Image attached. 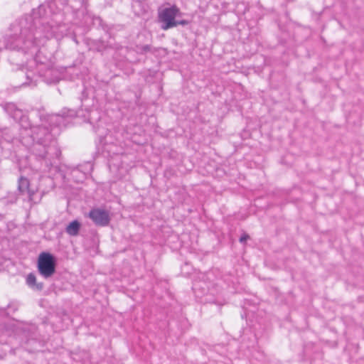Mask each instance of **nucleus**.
<instances>
[{
    "instance_id": "f3484780",
    "label": "nucleus",
    "mask_w": 364,
    "mask_h": 364,
    "mask_svg": "<svg viewBox=\"0 0 364 364\" xmlns=\"http://www.w3.org/2000/svg\"><path fill=\"white\" fill-rule=\"evenodd\" d=\"M39 149H40V147L39 148L38 147H34V150L36 151H38Z\"/></svg>"
},
{
    "instance_id": "1a4fd4ad",
    "label": "nucleus",
    "mask_w": 364,
    "mask_h": 364,
    "mask_svg": "<svg viewBox=\"0 0 364 364\" xmlns=\"http://www.w3.org/2000/svg\"><path fill=\"white\" fill-rule=\"evenodd\" d=\"M50 122L56 125L60 126L61 124H64L65 116L60 114H52L49 117Z\"/></svg>"
},
{
    "instance_id": "f8f14e48",
    "label": "nucleus",
    "mask_w": 364,
    "mask_h": 364,
    "mask_svg": "<svg viewBox=\"0 0 364 364\" xmlns=\"http://www.w3.org/2000/svg\"><path fill=\"white\" fill-rule=\"evenodd\" d=\"M18 109V107L14 103H9L5 106V110L6 112L10 114L11 116L13 115L14 112Z\"/></svg>"
},
{
    "instance_id": "f03ea898",
    "label": "nucleus",
    "mask_w": 364,
    "mask_h": 364,
    "mask_svg": "<svg viewBox=\"0 0 364 364\" xmlns=\"http://www.w3.org/2000/svg\"><path fill=\"white\" fill-rule=\"evenodd\" d=\"M178 14L179 9L175 6L159 11V18L162 23V29L167 30L178 25V21L175 19Z\"/></svg>"
},
{
    "instance_id": "9b49d317",
    "label": "nucleus",
    "mask_w": 364,
    "mask_h": 364,
    "mask_svg": "<svg viewBox=\"0 0 364 364\" xmlns=\"http://www.w3.org/2000/svg\"><path fill=\"white\" fill-rule=\"evenodd\" d=\"M26 78H27L28 81L23 82L22 84L23 86H26V85L30 86L32 85H36V80H34V74L33 73H31V74L26 73Z\"/></svg>"
},
{
    "instance_id": "2eb2a0df",
    "label": "nucleus",
    "mask_w": 364,
    "mask_h": 364,
    "mask_svg": "<svg viewBox=\"0 0 364 364\" xmlns=\"http://www.w3.org/2000/svg\"><path fill=\"white\" fill-rule=\"evenodd\" d=\"M178 24H181V25H186L187 24V21H178Z\"/></svg>"
},
{
    "instance_id": "4468645a",
    "label": "nucleus",
    "mask_w": 364,
    "mask_h": 364,
    "mask_svg": "<svg viewBox=\"0 0 364 364\" xmlns=\"http://www.w3.org/2000/svg\"><path fill=\"white\" fill-rule=\"evenodd\" d=\"M46 153H47V151H45L44 153H38L37 154L39 156H41L43 158H46Z\"/></svg>"
},
{
    "instance_id": "39448f33",
    "label": "nucleus",
    "mask_w": 364,
    "mask_h": 364,
    "mask_svg": "<svg viewBox=\"0 0 364 364\" xmlns=\"http://www.w3.org/2000/svg\"><path fill=\"white\" fill-rule=\"evenodd\" d=\"M89 217L97 225L105 226L109 223V213L100 208L91 210L89 213Z\"/></svg>"
},
{
    "instance_id": "0eeeda50",
    "label": "nucleus",
    "mask_w": 364,
    "mask_h": 364,
    "mask_svg": "<svg viewBox=\"0 0 364 364\" xmlns=\"http://www.w3.org/2000/svg\"><path fill=\"white\" fill-rule=\"evenodd\" d=\"M26 284L33 289L41 291L43 288V283H38L36 282V276L31 273L26 277Z\"/></svg>"
},
{
    "instance_id": "6e6552de",
    "label": "nucleus",
    "mask_w": 364,
    "mask_h": 364,
    "mask_svg": "<svg viewBox=\"0 0 364 364\" xmlns=\"http://www.w3.org/2000/svg\"><path fill=\"white\" fill-rule=\"evenodd\" d=\"M80 223L77 220L72 221L66 228V232L71 236H76L80 230Z\"/></svg>"
},
{
    "instance_id": "423d86ee",
    "label": "nucleus",
    "mask_w": 364,
    "mask_h": 364,
    "mask_svg": "<svg viewBox=\"0 0 364 364\" xmlns=\"http://www.w3.org/2000/svg\"><path fill=\"white\" fill-rule=\"evenodd\" d=\"M29 182L26 178L21 177L18 180V191L21 193H27L29 197V199L31 200V196L33 195V192H31L29 188Z\"/></svg>"
},
{
    "instance_id": "20e7f679",
    "label": "nucleus",
    "mask_w": 364,
    "mask_h": 364,
    "mask_svg": "<svg viewBox=\"0 0 364 364\" xmlns=\"http://www.w3.org/2000/svg\"><path fill=\"white\" fill-rule=\"evenodd\" d=\"M34 141H36L37 146L43 145L46 149L47 142L50 141L52 136L48 129L44 127H32L30 129L29 133Z\"/></svg>"
},
{
    "instance_id": "9d476101",
    "label": "nucleus",
    "mask_w": 364,
    "mask_h": 364,
    "mask_svg": "<svg viewBox=\"0 0 364 364\" xmlns=\"http://www.w3.org/2000/svg\"><path fill=\"white\" fill-rule=\"evenodd\" d=\"M11 117L15 120L20 121V122L21 123V126H23V122H26L27 119L26 117L23 115V111L18 108L14 112Z\"/></svg>"
},
{
    "instance_id": "dca6fc26",
    "label": "nucleus",
    "mask_w": 364,
    "mask_h": 364,
    "mask_svg": "<svg viewBox=\"0 0 364 364\" xmlns=\"http://www.w3.org/2000/svg\"><path fill=\"white\" fill-rule=\"evenodd\" d=\"M75 112H74L73 111H70V114H69V116H70V117H74V116H75Z\"/></svg>"
},
{
    "instance_id": "ddd939ff",
    "label": "nucleus",
    "mask_w": 364,
    "mask_h": 364,
    "mask_svg": "<svg viewBox=\"0 0 364 364\" xmlns=\"http://www.w3.org/2000/svg\"><path fill=\"white\" fill-rule=\"evenodd\" d=\"M248 237H249L248 235H244L240 237V242H245L247 240Z\"/></svg>"
},
{
    "instance_id": "f257e3e1",
    "label": "nucleus",
    "mask_w": 364,
    "mask_h": 364,
    "mask_svg": "<svg viewBox=\"0 0 364 364\" xmlns=\"http://www.w3.org/2000/svg\"><path fill=\"white\" fill-rule=\"evenodd\" d=\"M14 33L7 34L0 41V50L5 48L21 50L31 55L36 54L30 62L29 68L35 63H43L44 61L38 55L40 48L45 45L47 40L55 35L53 27L46 25L41 19L33 20L28 16L21 19L18 25L13 26Z\"/></svg>"
},
{
    "instance_id": "7ed1b4c3",
    "label": "nucleus",
    "mask_w": 364,
    "mask_h": 364,
    "mask_svg": "<svg viewBox=\"0 0 364 364\" xmlns=\"http://www.w3.org/2000/svg\"><path fill=\"white\" fill-rule=\"evenodd\" d=\"M38 269L44 278L50 277L55 271L54 257L49 253H41L38 259Z\"/></svg>"
}]
</instances>
